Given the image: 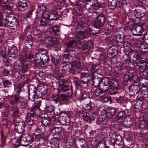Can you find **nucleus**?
Segmentation results:
<instances>
[{
	"mask_svg": "<svg viewBox=\"0 0 148 148\" xmlns=\"http://www.w3.org/2000/svg\"><path fill=\"white\" fill-rule=\"evenodd\" d=\"M90 82L91 84L96 86L101 87L105 89L108 88L112 89L109 91L110 94H115L117 92L114 83L109 77H105L101 80V78L96 76L92 78Z\"/></svg>",
	"mask_w": 148,
	"mask_h": 148,
	"instance_id": "f257e3e1",
	"label": "nucleus"
},
{
	"mask_svg": "<svg viewBox=\"0 0 148 148\" xmlns=\"http://www.w3.org/2000/svg\"><path fill=\"white\" fill-rule=\"evenodd\" d=\"M39 50V52L36 54L34 58L35 62L37 66H43L45 65V63L48 62L49 58L45 50L43 49Z\"/></svg>",
	"mask_w": 148,
	"mask_h": 148,
	"instance_id": "f03ea898",
	"label": "nucleus"
},
{
	"mask_svg": "<svg viewBox=\"0 0 148 148\" xmlns=\"http://www.w3.org/2000/svg\"><path fill=\"white\" fill-rule=\"evenodd\" d=\"M86 24L80 21L78 22L76 27V37L78 39H82L85 38L88 32L86 29Z\"/></svg>",
	"mask_w": 148,
	"mask_h": 148,
	"instance_id": "7ed1b4c3",
	"label": "nucleus"
},
{
	"mask_svg": "<svg viewBox=\"0 0 148 148\" xmlns=\"http://www.w3.org/2000/svg\"><path fill=\"white\" fill-rule=\"evenodd\" d=\"M59 89L64 92H66L71 89L70 92L68 93V96L71 97L73 95V91L72 90V85L71 83H69V85L66 84V82L63 79H60L59 81Z\"/></svg>",
	"mask_w": 148,
	"mask_h": 148,
	"instance_id": "20e7f679",
	"label": "nucleus"
},
{
	"mask_svg": "<svg viewBox=\"0 0 148 148\" xmlns=\"http://www.w3.org/2000/svg\"><path fill=\"white\" fill-rule=\"evenodd\" d=\"M111 89L109 88L105 89L103 88L100 87V88L97 89L94 91L93 94V95L95 97H101L107 94H108L109 95H112L113 94H110V93L109 92V91H110Z\"/></svg>",
	"mask_w": 148,
	"mask_h": 148,
	"instance_id": "39448f33",
	"label": "nucleus"
},
{
	"mask_svg": "<svg viewBox=\"0 0 148 148\" xmlns=\"http://www.w3.org/2000/svg\"><path fill=\"white\" fill-rule=\"evenodd\" d=\"M37 89L35 86L33 85L30 86L29 87L28 99L29 101L32 102L33 104L34 103V100L36 98V96H37Z\"/></svg>",
	"mask_w": 148,
	"mask_h": 148,
	"instance_id": "423d86ee",
	"label": "nucleus"
},
{
	"mask_svg": "<svg viewBox=\"0 0 148 148\" xmlns=\"http://www.w3.org/2000/svg\"><path fill=\"white\" fill-rule=\"evenodd\" d=\"M37 89L35 86L33 85L30 86L29 87L28 99L29 101L32 102L33 104L34 103V100L36 98V96H37Z\"/></svg>",
	"mask_w": 148,
	"mask_h": 148,
	"instance_id": "0eeeda50",
	"label": "nucleus"
},
{
	"mask_svg": "<svg viewBox=\"0 0 148 148\" xmlns=\"http://www.w3.org/2000/svg\"><path fill=\"white\" fill-rule=\"evenodd\" d=\"M15 129L17 133L22 135L23 132L24 130L25 127V123L20 121H18V119H16L14 122Z\"/></svg>",
	"mask_w": 148,
	"mask_h": 148,
	"instance_id": "6e6552de",
	"label": "nucleus"
},
{
	"mask_svg": "<svg viewBox=\"0 0 148 148\" xmlns=\"http://www.w3.org/2000/svg\"><path fill=\"white\" fill-rule=\"evenodd\" d=\"M26 60L25 58H20L19 59V62L21 66H18L17 69H18L19 73H24L27 71V65L25 63Z\"/></svg>",
	"mask_w": 148,
	"mask_h": 148,
	"instance_id": "1a4fd4ad",
	"label": "nucleus"
},
{
	"mask_svg": "<svg viewBox=\"0 0 148 148\" xmlns=\"http://www.w3.org/2000/svg\"><path fill=\"white\" fill-rule=\"evenodd\" d=\"M105 16L103 14L99 15L95 20V24L98 28L103 26L105 23Z\"/></svg>",
	"mask_w": 148,
	"mask_h": 148,
	"instance_id": "9d476101",
	"label": "nucleus"
},
{
	"mask_svg": "<svg viewBox=\"0 0 148 148\" xmlns=\"http://www.w3.org/2000/svg\"><path fill=\"white\" fill-rule=\"evenodd\" d=\"M116 111L114 108H111L107 112H105V113L103 114V112H101V116L104 119L105 118L107 119H110L114 115Z\"/></svg>",
	"mask_w": 148,
	"mask_h": 148,
	"instance_id": "9b49d317",
	"label": "nucleus"
},
{
	"mask_svg": "<svg viewBox=\"0 0 148 148\" xmlns=\"http://www.w3.org/2000/svg\"><path fill=\"white\" fill-rule=\"evenodd\" d=\"M58 121L63 125H68L69 124L70 118L67 115L64 114L59 117Z\"/></svg>",
	"mask_w": 148,
	"mask_h": 148,
	"instance_id": "f8f14e48",
	"label": "nucleus"
},
{
	"mask_svg": "<svg viewBox=\"0 0 148 148\" xmlns=\"http://www.w3.org/2000/svg\"><path fill=\"white\" fill-rule=\"evenodd\" d=\"M143 31L141 25H136L133 26L132 29V32L134 35H141Z\"/></svg>",
	"mask_w": 148,
	"mask_h": 148,
	"instance_id": "ddd939ff",
	"label": "nucleus"
},
{
	"mask_svg": "<svg viewBox=\"0 0 148 148\" xmlns=\"http://www.w3.org/2000/svg\"><path fill=\"white\" fill-rule=\"evenodd\" d=\"M35 112V109H33L31 110L27 114V116L26 118V121L29 125H32L33 123L34 116Z\"/></svg>",
	"mask_w": 148,
	"mask_h": 148,
	"instance_id": "4468645a",
	"label": "nucleus"
},
{
	"mask_svg": "<svg viewBox=\"0 0 148 148\" xmlns=\"http://www.w3.org/2000/svg\"><path fill=\"white\" fill-rule=\"evenodd\" d=\"M14 20H16V18H15L13 14H8L4 19L3 26H8V24L13 22Z\"/></svg>",
	"mask_w": 148,
	"mask_h": 148,
	"instance_id": "2eb2a0df",
	"label": "nucleus"
},
{
	"mask_svg": "<svg viewBox=\"0 0 148 148\" xmlns=\"http://www.w3.org/2000/svg\"><path fill=\"white\" fill-rule=\"evenodd\" d=\"M141 100H147L148 99V90L147 86L143 85L141 88Z\"/></svg>",
	"mask_w": 148,
	"mask_h": 148,
	"instance_id": "dca6fc26",
	"label": "nucleus"
},
{
	"mask_svg": "<svg viewBox=\"0 0 148 148\" xmlns=\"http://www.w3.org/2000/svg\"><path fill=\"white\" fill-rule=\"evenodd\" d=\"M45 43L47 45L52 46L58 44V42L55 38L48 37L45 39Z\"/></svg>",
	"mask_w": 148,
	"mask_h": 148,
	"instance_id": "f3484780",
	"label": "nucleus"
},
{
	"mask_svg": "<svg viewBox=\"0 0 148 148\" xmlns=\"http://www.w3.org/2000/svg\"><path fill=\"white\" fill-rule=\"evenodd\" d=\"M129 55L130 58L134 61L139 60V53L136 50H130L129 52Z\"/></svg>",
	"mask_w": 148,
	"mask_h": 148,
	"instance_id": "a211bd4d",
	"label": "nucleus"
},
{
	"mask_svg": "<svg viewBox=\"0 0 148 148\" xmlns=\"http://www.w3.org/2000/svg\"><path fill=\"white\" fill-rule=\"evenodd\" d=\"M131 62L129 59L124 60L119 66H117L118 68L120 70L126 69L130 64Z\"/></svg>",
	"mask_w": 148,
	"mask_h": 148,
	"instance_id": "6ab92c4d",
	"label": "nucleus"
},
{
	"mask_svg": "<svg viewBox=\"0 0 148 148\" xmlns=\"http://www.w3.org/2000/svg\"><path fill=\"white\" fill-rule=\"evenodd\" d=\"M8 55L10 57L14 56L18 51L17 47L14 45L9 46L8 48Z\"/></svg>",
	"mask_w": 148,
	"mask_h": 148,
	"instance_id": "aec40b11",
	"label": "nucleus"
},
{
	"mask_svg": "<svg viewBox=\"0 0 148 148\" xmlns=\"http://www.w3.org/2000/svg\"><path fill=\"white\" fill-rule=\"evenodd\" d=\"M99 5V3L97 0L91 1L86 4L85 7L87 10L91 9L93 7H98Z\"/></svg>",
	"mask_w": 148,
	"mask_h": 148,
	"instance_id": "412c9836",
	"label": "nucleus"
},
{
	"mask_svg": "<svg viewBox=\"0 0 148 148\" xmlns=\"http://www.w3.org/2000/svg\"><path fill=\"white\" fill-rule=\"evenodd\" d=\"M140 87L138 84H132L130 86V91L134 93V94L137 95L140 92Z\"/></svg>",
	"mask_w": 148,
	"mask_h": 148,
	"instance_id": "4be33fe9",
	"label": "nucleus"
},
{
	"mask_svg": "<svg viewBox=\"0 0 148 148\" xmlns=\"http://www.w3.org/2000/svg\"><path fill=\"white\" fill-rule=\"evenodd\" d=\"M44 134H35L34 136V141L36 143V145L38 146L41 144L43 141Z\"/></svg>",
	"mask_w": 148,
	"mask_h": 148,
	"instance_id": "5701e85b",
	"label": "nucleus"
},
{
	"mask_svg": "<svg viewBox=\"0 0 148 148\" xmlns=\"http://www.w3.org/2000/svg\"><path fill=\"white\" fill-rule=\"evenodd\" d=\"M47 110L49 112L54 111L55 114L58 115L60 114V111L59 110L55 109V107L53 105H47L46 106Z\"/></svg>",
	"mask_w": 148,
	"mask_h": 148,
	"instance_id": "b1692460",
	"label": "nucleus"
},
{
	"mask_svg": "<svg viewBox=\"0 0 148 148\" xmlns=\"http://www.w3.org/2000/svg\"><path fill=\"white\" fill-rule=\"evenodd\" d=\"M99 122V125L102 127H109V126L107 124L108 120L104 118V119L101 116L99 117L98 119Z\"/></svg>",
	"mask_w": 148,
	"mask_h": 148,
	"instance_id": "393cba45",
	"label": "nucleus"
},
{
	"mask_svg": "<svg viewBox=\"0 0 148 148\" xmlns=\"http://www.w3.org/2000/svg\"><path fill=\"white\" fill-rule=\"evenodd\" d=\"M51 132L54 135L60 136L62 135V128L60 127H53L51 130Z\"/></svg>",
	"mask_w": 148,
	"mask_h": 148,
	"instance_id": "a878e982",
	"label": "nucleus"
},
{
	"mask_svg": "<svg viewBox=\"0 0 148 148\" xmlns=\"http://www.w3.org/2000/svg\"><path fill=\"white\" fill-rule=\"evenodd\" d=\"M121 136L119 135H117L115 136V138L114 139L112 138L111 140V142L112 143L114 147L115 146L118 145L119 143L121 141Z\"/></svg>",
	"mask_w": 148,
	"mask_h": 148,
	"instance_id": "bb28decb",
	"label": "nucleus"
},
{
	"mask_svg": "<svg viewBox=\"0 0 148 148\" xmlns=\"http://www.w3.org/2000/svg\"><path fill=\"white\" fill-rule=\"evenodd\" d=\"M123 36H121L119 35H116L114 37V40L116 41L117 42L120 43H121L123 44V46L124 48L125 47L127 46V45L125 44V43H127L125 42L123 40Z\"/></svg>",
	"mask_w": 148,
	"mask_h": 148,
	"instance_id": "cd10ccee",
	"label": "nucleus"
},
{
	"mask_svg": "<svg viewBox=\"0 0 148 148\" xmlns=\"http://www.w3.org/2000/svg\"><path fill=\"white\" fill-rule=\"evenodd\" d=\"M79 112H82V117L84 121H88L89 120H91L90 114L89 113L87 112L86 111L85 112L84 110H82V111H79Z\"/></svg>",
	"mask_w": 148,
	"mask_h": 148,
	"instance_id": "c85d7f7f",
	"label": "nucleus"
},
{
	"mask_svg": "<svg viewBox=\"0 0 148 148\" xmlns=\"http://www.w3.org/2000/svg\"><path fill=\"white\" fill-rule=\"evenodd\" d=\"M21 136L22 137V141L30 143L34 140V139L32 136L29 134L27 135L26 136L22 135H21Z\"/></svg>",
	"mask_w": 148,
	"mask_h": 148,
	"instance_id": "c756f323",
	"label": "nucleus"
},
{
	"mask_svg": "<svg viewBox=\"0 0 148 148\" xmlns=\"http://www.w3.org/2000/svg\"><path fill=\"white\" fill-rule=\"evenodd\" d=\"M50 143L52 148H57L59 145V140L56 138H52Z\"/></svg>",
	"mask_w": 148,
	"mask_h": 148,
	"instance_id": "7c9ffc66",
	"label": "nucleus"
},
{
	"mask_svg": "<svg viewBox=\"0 0 148 148\" xmlns=\"http://www.w3.org/2000/svg\"><path fill=\"white\" fill-rule=\"evenodd\" d=\"M132 121L130 117H127L124 119L123 122V125L126 127H130L132 125Z\"/></svg>",
	"mask_w": 148,
	"mask_h": 148,
	"instance_id": "2f4dec72",
	"label": "nucleus"
},
{
	"mask_svg": "<svg viewBox=\"0 0 148 148\" xmlns=\"http://www.w3.org/2000/svg\"><path fill=\"white\" fill-rule=\"evenodd\" d=\"M1 10L3 12L8 14L12 13V9L8 5H4L1 7Z\"/></svg>",
	"mask_w": 148,
	"mask_h": 148,
	"instance_id": "473e14b6",
	"label": "nucleus"
},
{
	"mask_svg": "<svg viewBox=\"0 0 148 148\" xmlns=\"http://www.w3.org/2000/svg\"><path fill=\"white\" fill-rule=\"evenodd\" d=\"M135 111L136 112H140L142 109V102L139 101H137L134 105Z\"/></svg>",
	"mask_w": 148,
	"mask_h": 148,
	"instance_id": "72a5a7b5",
	"label": "nucleus"
},
{
	"mask_svg": "<svg viewBox=\"0 0 148 148\" xmlns=\"http://www.w3.org/2000/svg\"><path fill=\"white\" fill-rule=\"evenodd\" d=\"M18 4L19 9L21 11H23L27 8L26 2L25 0L18 2Z\"/></svg>",
	"mask_w": 148,
	"mask_h": 148,
	"instance_id": "f704fd0d",
	"label": "nucleus"
},
{
	"mask_svg": "<svg viewBox=\"0 0 148 148\" xmlns=\"http://www.w3.org/2000/svg\"><path fill=\"white\" fill-rule=\"evenodd\" d=\"M61 59V56L58 54L52 58V60L55 65H57L60 63Z\"/></svg>",
	"mask_w": 148,
	"mask_h": 148,
	"instance_id": "c9c22d12",
	"label": "nucleus"
},
{
	"mask_svg": "<svg viewBox=\"0 0 148 148\" xmlns=\"http://www.w3.org/2000/svg\"><path fill=\"white\" fill-rule=\"evenodd\" d=\"M49 19L52 21L57 20V18L58 17L56 12L54 10L51 11L50 14H49Z\"/></svg>",
	"mask_w": 148,
	"mask_h": 148,
	"instance_id": "e433bc0d",
	"label": "nucleus"
},
{
	"mask_svg": "<svg viewBox=\"0 0 148 148\" xmlns=\"http://www.w3.org/2000/svg\"><path fill=\"white\" fill-rule=\"evenodd\" d=\"M66 145L69 148H73L74 145L73 138L71 137H69L66 142Z\"/></svg>",
	"mask_w": 148,
	"mask_h": 148,
	"instance_id": "4c0bfd02",
	"label": "nucleus"
},
{
	"mask_svg": "<svg viewBox=\"0 0 148 148\" xmlns=\"http://www.w3.org/2000/svg\"><path fill=\"white\" fill-rule=\"evenodd\" d=\"M71 64L72 66V71H75L76 69L80 68L81 66V63L78 61L73 62Z\"/></svg>",
	"mask_w": 148,
	"mask_h": 148,
	"instance_id": "58836bf2",
	"label": "nucleus"
},
{
	"mask_svg": "<svg viewBox=\"0 0 148 148\" xmlns=\"http://www.w3.org/2000/svg\"><path fill=\"white\" fill-rule=\"evenodd\" d=\"M97 65H95L94 64L93 62H90L89 64V67L90 68L91 73L92 75V73H94L97 71L95 70L96 69H97Z\"/></svg>",
	"mask_w": 148,
	"mask_h": 148,
	"instance_id": "ea45409f",
	"label": "nucleus"
},
{
	"mask_svg": "<svg viewBox=\"0 0 148 148\" xmlns=\"http://www.w3.org/2000/svg\"><path fill=\"white\" fill-rule=\"evenodd\" d=\"M108 5L111 7L112 9L115 8L117 4V0H108Z\"/></svg>",
	"mask_w": 148,
	"mask_h": 148,
	"instance_id": "a19ab883",
	"label": "nucleus"
},
{
	"mask_svg": "<svg viewBox=\"0 0 148 148\" xmlns=\"http://www.w3.org/2000/svg\"><path fill=\"white\" fill-rule=\"evenodd\" d=\"M8 26L7 27H9L11 29H15L17 25V20H14L13 22L8 24Z\"/></svg>",
	"mask_w": 148,
	"mask_h": 148,
	"instance_id": "79ce46f5",
	"label": "nucleus"
},
{
	"mask_svg": "<svg viewBox=\"0 0 148 148\" xmlns=\"http://www.w3.org/2000/svg\"><path fill=\"white\" fill-rule=\"evenodd\" d=\"M140 50L142 52H145L148 49V45L146 43H142L139 47Z\"/></svg>",
	"mask_w": 148,
	"mask_h": 148,
	"instance_id": "37998d69",
	"label": "nucleus"
},
{
	"mask_svg": "<svg viewBox=\"0 0 148 148\" xmlns=\"http://www.w3.org/2000/svg\"><path fill=\"white\" fill-rule=\"evenodd\" d=\"M59 26L54 25L52 27H51L50 31L51 33H56L59 32Z\"/></svg>",
	"mask_w": 148,
	"mask_h": 148,
	"instance_id": "c03bdc74",
	"label": "nucleus"
},
{
	"mask_svg": "<svg viewBox=\"0 0 148 148\" xmlns=\"http://www.w3.org/2000/svg\"><path fill=\"white\" fill-rule=\"evenodd\" d=\"M33 40L32 36L31 35H28L25 41V44L27 45H29L30 47L33 44Z\"/></svg>",
	"mask_w": 148,
	"mask_h": 148,
	"instance_id": "a18cd8bd",
	"label": "nucleus"
},
{
	"mask_svg": "<svg viewBox=\"0 0 148 148\" xmlns=\"http://www.w3.org/2000/svg\"><path fill=\"white\" fill-rule=\"evenodd\" d=\"M41 121L42 124L45 126H47L48 125L49 123V119L46 117L42 118Z\"/></svg>",
	"mask_w": 148,
	"mask_h": 148,
	"instance_id": "49530a36",
	"label": "nucleus"
},
{
	"mask_svg": "<svg viewBox=\"0 0 148 148\" xmlns=\"http://www.w3.org/2000/svg\"><path fill=\"white\" fill-rule=\"evenodd\" d=\"M54 5L56 8L58 10L62 9L64 6L63 3L61 1H57L55 2Z\"/></svg>",
	"mask_w": 148,
	"mask_h": 148,
	"instance_id": "de8ad7c7",
	"label": "nucleus"
},
{
	"mask_svg": "<svg viewBox=\"0 0 148 148\" xmlns=\"http://www.w3.org/2000/svg\"><path fill=\"white\" fill-rule=\"evenodd\" d=\"M84 109L83 110H88L91 108V105L90 103V101L88 100L87 103H84L83 104Z\"/></svg>",
	"mask_w": 148,
	"mask_h": 148,
	"instance_id": "09e8293b",
	"label": "nucleus"
},
{
	"mask_svg": "<svg viewBox=\"0 0 148 148\" xmlns=\"http://www.w3.org/2000/svg\"><path fill=\"white\" fill-rule=\"evenodd\" d=\"M126 98L123 96H120L116 98V100L117 103H119L120 104H123L125 102Z\"/></svg>",
	"mask_w": 148,
	"mask_h": 148,
	"instance_id": "8fccbe9b",
	"label": "nucleus"
},
{
	"mask_svg": "<svg viewBox=\"0 0 148 148\" xmlns=\"http://www.w3.org/2000/svg\"><path fill=\"white\" fill-rule=\"evenodd\" d=\"M134 14L135 17L137 18L143 16V13H140V10H139L138 9L135 10Z\"/></svg>",
	"mask_w": 148,
	"mask_h": 148,
	"instance_id": "3c124183",
	"label": "nucleus"
},
{
	"mask_svg": "<svg viewBox=\"0 0 148 148\" xmlns=\"http://www.w3.org/2000/svg\"><path fill=\"white\" fill-rule=\"evenodd\" d=\"M46 10V8L45 6L41 5L40 6H38L37 12L39 14H42Z\"/></svg>",
	"mask_w": 148,
	"mask_h": 148,
	"instance_id": "603ef678",
	"label": "nucleus"
},
{
	"mask_svg": "<svg viewBox=\"0 0 148 148\" xmlns=\"http://www.w3.org/2000/svg\"><path fill=\"white\" fill-rule=\"evenodd\" d=\"M63 70L65 72H69L70 71H72V66L71 64L66 65L65 66H64L63 68Z\"/></svg>",
	"mask_w": 148,
	"mask_h": 148,
	"instance_id": "864d4df0",
	"label": "nucleus"
},
{
	"mask_svg": "<svg viewBox=\"0 0 148 148\" xmlns=\"http://www.w3.org/2000/svg\"><path fill=\"white\" fill-rule=\"evenodd\" d=\"M125 115V112L124 111H121L119 112L118 114L116 117L117 120L121 119Z\"/></svg>",
	"mask_w": 148,
	"mask_h": 148,
	"instance_id": "5fc2aeb1",
	"label": "nucleus"
},
{
	"mask_svg": "<svg viewBox=\"0 0 148 148\" xmlns=\"http://www.w3.org/2000/svg\"><path fill=\"white\" fill-rule=\"evenodd\" d=\"M59 96L57 95H54L51 98V100L55 102V103H57L59 101Z\"/></svg>",
	"mask_w": 148,
	"mask_h": 148,
	"instance_id": "6e6d98bb",
	"label": "nucleus"
},
{
	"mask_svg": "<svg viewBox=\"0 0 148 148\" xmlns=\"http://www.w3.org/2000/svg\"><path fill=\"white\" fill-rule=\"evenodd\" d=\"M89 74V73H88V71H87L79 73V76L80 78L82 79L85 77H88Z\"/></svg>",
	"mask_w": 148,
	"mask_h": 148,
	"instance_id": "4d7b16f0",
	"label": "nucleus"
},
{
	"mask_svg": "<svg viewBox=\"0 0 148 148\" xmlns=\"http://www.w3.org/2000/svg\"><path fill=\"white\" fill-rule=\"evenodd\" d=\"M22 136H20L17 139V140L15 144L14 145V146L15 147H18L20 144V143L22 141Z\"/></svg>",
	"mask_w": 148,
	"mask_h": 148,
	"instance_id": "13d9d810",
	"label": "nucleus"
},
{
	"mask_svg": "<svg viewBox=\"0 0 148 148\" xmlns=\"http://www.w3.org/2000/svg\"><path fill=\"white\" fill-rule=\"evenodd\" d=\"M41 18L45 20H47L48 19H49V12H46L43 13L42 15Z\"/></svg>",
	"mask_w": 148,
	"mask_h": 148,
	"instance_id": "bf43d9fd",
	"label": "nucleus"
},
{
	"mask_svg": "<svg viewBox=\"0 0 148 148\" xmlns=\"http://www.w3.org/2000/svg\"><path fill=\"white\" fill-rule=\"evenodd\" d=\"M146 65L145 64H143L139 66V71L140 72H142L144 71H145L146 72Z\"/></svg>",
	"mask_w": 148,
	"mask_h": 148,
	"instance_id": "052dcab7",
	"label": "nucleus"
},
{
	"mask_svg": "<svg viewBox=\"0 0 148 148\" xmlns=\"http://www.w3.org/2000/svg\"><path fill=\"white\" fill-rule=\"evenodd\" d=\"M69 55L68 54H64L63 56L62 61L63 63H66L69 62Z\"/></svg>",
	"mask_w": 148,
	"mask_h": 148,
	"instance_id": "680f3d73",
	"label": "nucleus"
},
{
	"mask_svg": "<svg viewBox=\"0 0 148 148\" xmlns=\"http://www.w3.org/2000/svg\"><path fill=\"white\" fill-rule=\"evenodd\" d=\"M3 83L5 87H9L11 85V82L7 79L3 81Z\"/></svg>",
	"mask_w": 148,
	"mask_h": 148,
	"instance_id": "e2e57ef3",
	"label": "nucleus"
},
{
	"mask_svg": "<svg viewBox=\"0 0 148 148\" xmlns=\"http://www.w3.org/2000/svg\"><path fill=\"white\" fill-rule=\"evenodd\" d=\"M106 146V143L104 141L99 142L97 146V148H104Z\"/></svg>",
	"mask_w": 148,
	"mask_h": 148,
	"instance_id": "0e129e2a",
	"label": "nucleus"
},
{
	"mask_svg": "<svg viewBox=\"0 0 148 148\" xmlns=\"http://www.w3.org/2000/svg\"><path fill=\"white\" fill-rule=\"evenodd\" d=\"M101 101L103 103H107L110 101V97H104L103 96L101 97Z\"/></svg>",
	"mask_w": 148,
	"mask_h": 148,
	"instance_id": "69168bd1",
	"label": "nucleus"
},
{
	"mask_svg": "<svg viewBox=\"0 0 148 148\" xmlns=\"http://www.w3.org/2000/svg\"><path fill=\"white\" fill-rule=\"evenodd\" d=\"M27 107V103L26 101H24L22 102L20 104L21 108L23 110L26 109Z\"/></svg>",
	"mask_w": 148,
	"mask_h": 148,
	"instance_id": "338daca9",
	"label": "nucleus"
},
{
	"mask_svg": "<svg viewBox=\"0 0 148 148\" xmlns=\"http://www.w3.org/2000/svg\"><path fill=\"white\" fill-rule=\"evenodd\" d=\"M9 73V71L6 69H4L1 71V73L3 76L7 75Z\"/></svg>",
	"mask_w": 148,
	"mask_h": 148,
	"instance_id": "774afa93",
	"label": "nucleus"
}]
</instances>
